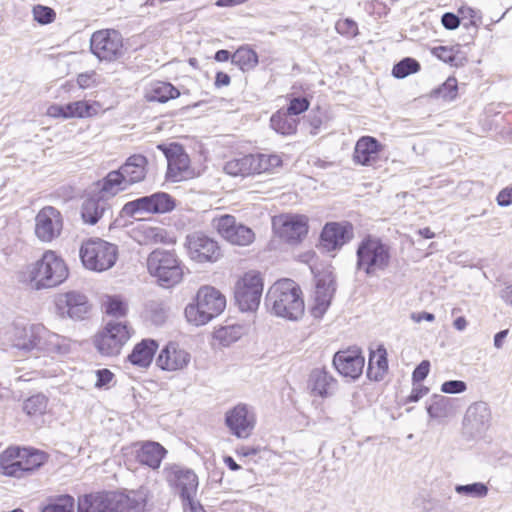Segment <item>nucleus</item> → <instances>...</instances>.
Listing matches in <instances>:
<instances>
[{
    "label": "nucleus",
    "instance_id": "obj_7",
    "mask_svg": "<svg viewBox=\"0 0 512 512\" xmlns=\"http://www.w3.org/2000/svg\"><path fill=\"white\" fill-rule=\"evenodd\" d=\"M133 334L127 321L111 320L94 337V345L104 356L118 355Z\"/></svg>",
    "mask_w": 512,
    "mask_h": 512
},
{
    "label": "nucleus",
    "instance_id": "obj_11",
    "mask_svg": "<svg viewBox=\"0 0 512 512\" xmlns=\"http://www.w3.org/2000/svg\"><path fill=\"white\" fill-rule=\"evenodd\" d=\"M174 208L175 200L169 194L157 192L126 203L122 212L126 216H136L144 213H167Z\"/></svg>",
    "mask_w": 512,
    "mask_h": 512
},
{
    "label": "nucleus",
    "instance_id": "obj_41",
    "mask_svg": "<svg viewBox=\"0 0 512 512\" xmlns=\"http://www.w3.org/2000/svg\"><path fill=\"white\" fill-rule=\"evenodd\" d=\"M180 95L179 90L168 82H155L151 85L148 93L150 101L167 102L170 99L177 98Z\"/></svg>",
    "mask_w": 512,
    "mask_h": 512
},
{
    "label": "nucleus",
    "instance_id": "obj_15",
    "mask_svg": "<svg viewBox=\"0 0 512 512\" xmlns=\"http://www.w3.org/2000/svg\"><path fill=\"white\" fill-rule=\"evenodd\" d=\"M163 474L169 485L179 491L182 500L196 496L198 477L191 469L171 464L164 468Z\"/></svg>",
    "mask_w": 512,
    "mask_h": 512
},
{
    "label": "nucleus",
    "instance_id": "obj_48",
    "mask_svg": "<svg viewBox=\"0 0 512 512\" xmlns=\"http://www.w3.org/2000/svg\"><path fill=\"white\" fill-rule=\"evenodd\" d=\"M103 306L106 314L115 318L125 317L128 311L127 302L117 295L107 296Z\"/></svg>",
    "mask_w": 512,
    "mask_h": 512
},
{
    "label": "nucleus",
    "instance_id": "obj_64",
    "mask_svg": "<svg viewBox=\"0 0 512 512\" xmlns=\"http://www.w3.org/2000/svg\"><path fill=\"white\" fill-rule=\"evenodd\" d=\"M428 392H429V389L426 386H423V385L418 383L417 385H414V387H413V389L411 391V394L408 397V401L409 402H417L422 397L427 395Z\"/></svg>",
    "mask_w": 512,
    "mask_h": 512
},
{
    "label": "nucleus",
    "instance_id": "obj_30",
    "mask_svg": "<svg viewBox=\"0 0 512 512\" xmlns=\"http://www.w3.org/2000/svg\"><path fill=\"white\" fill-rule=\"evenodd\" d=\"M47 333V328L41 324L25 327L22 335L17 338L16 347L28 352L41 354L43 342Z\"/></svg>",
    "mask_w": 512,
    "mask_h": 512
},
{
    "label": "nucleus",
    "instance_id": "obj_28",
    "mask_svg": "<svg viewBox=\"0 0 512 512\" xmlns=\"http://www.w3.org/2000/svg\"><path fill=\"white\" fill-rule=\"evenodd\" d=\"M112 512H144L147 503V493L141 489L129 494L112 492Z\"/></svg>",
    "mask_w": 512,
    "mask_h": 512
},
{
    "label": "nucleus",
    "instance_id": "obj_35",
    "mask_svg": "<svg viewBox=\"0 0 512 512\" xmlns=\"http://www.w3.org/2000/svg\"><path fill=\"white\" fill-rule=\"evenodd\" d=\"M147 159L143 155H132L119 168L129 186L141 182L146 176Z\"/></svg>",
    "mask_w": 512,
    "mask_h": 512
},
{
    "label": "nucleus",
    "instance_id": "obj_61",
    "mask_svg": "<svg viewBox=\"0 0 512 512\" xmlns=\"http://www.w3.org/2000/svg\"><path fill=\"white\" fill-rule=\"evenodd\" d=\"M432 53L445 63H452L455 59V55L453 54L452 49L445 46H438L433 48Z\"/></svg>",
    "mask_w": 512,
    "mask_h": 512
},
{
    "label": "nucleus",
    "instance_id": "obj_38",
    "mask_svg": "<svg viewBox=\"0 0 512 512\" xmlns=\"http://www.w3.org/2000/svg\"><path fill=\"white\" fill-rule=\"evenodd\" d=\"M388 370L387 351L383 346H379L370 353L367 376L374 381H380L384 378Z\"/></svg>",
    "mask_w": 512,
    "mask_h": 512
},
{
    "label": "nucleus",
    "instance_id": "obj_26",
    "mask_svg": "<svg viewBox=\"0 0 512 512\" xmlns=\"http://www.w3.org/2000/svg\"><path fill=\"white\" fill-rule=\"evenodd\" d=\"M107 215L112 216L111 206L98 192L88 196L81 205V217L86 224L95 225Z\"/></svg>",
    "mask_w": 512,
    "mask_h": 512
},
{
    "label": "nucleus",
    "instance_id": "obj_57",
    "mask_svg": "<svg viewBox=\"0 0 512 512\" xmlns=\"http://www.w3.org/2000/svg\"><path fill=\"white\" fill-rule=\"evenodd\" d=\"M467 389V385L461 380L446 381L441 385V391L447 394L462 393Z\"/></svg>",
    "mask_w": 512,
    "mask_h": 512
},
{
    "label": "nucleus",
    "instance_id": "obj_49",
    "mask_svg": "<svg viewBox=\"0 0 512 512\" xmlns=\"http://www.w3.org/2000/svg\"><path fill=\"white\" fill-rule=\"evenodd\" d=\"M419 69L420 64L415 59L407 57L394 65L392 74L394 77L402 79L417 72Z\"/></svg>",
    "mask_w": 512,
    "mask_h": 512
},
{
    "label": "nucleus",
    "instance_id": "obj_33",
    "mask_svg": "<svg viewBox=\"0 0 512 512\" xmlns=\"http://www.w3.org/2000/svg\"><path fill=\"white\" fill-rule=\"evenodd\" d=\"M72 347L73 342L71 339L47 329L41 354L52 358L62 357L69 354L72 351Z\"/></svg>",
    "mask_w": 512,
    "mask_h": 512
},
{
    "label": "nucleus",
    "instance_id": "obj_25",
    "mask_svg": "<svg viewBox=\"0 0 512 512\" xmlns=\"http://www.w3.org/2000/svg\"><path fill=\"white\" fill-rule=\"evenodd\" d=\"M100 109L101 105L98 102L80 100L65 105H52L48 109V114L53 117L86 118L95 116Z\"/></svg>",
    "mask_w": 512,
    "mask_h": 512
},
{
    "label": "nucleus",
    "instance_id": "obj_34",
    "mask_svg": "<svg viewBox=\"0 0 512 512\" xmlns=\"http://www.w3.org/2000/svg\"><path fill=\"white\" fill-rule=\"evenodd\" d=\"M18 452V478L38 469L47 461L46 453L37 449L18 447Z\"/></svg>",
    "mask_w": 512,
    "mask_h": 512
},
{
    "label": "nucleus",
    "instance_id": "obj_32",
    "mask_svg": "<svg viewBox=\"0 0 512 512\" xmlns=\"http://www.w3.org/2000/svg\"><path fill=\"white\" fill-rule=\"evenodd\" d=\"M112 492L91 493L78 498L77 512H112Z\"/></svg>",
    "mask_w": 512,
    "mask_h": 512
},
{
    "label": "nucleus",
    "instance_id": "obj_44",
    "mask_svg": "<svg viewBox=\"0 0 512 512\" xmlns=\"http://www.w3.org/2000/svg\"><path fill=\"white\" fill-rule=\"evenodd\" d=\"M231 62L241 70L246 71L253 69L257 65L258 56L253 49L242 46L232 54Z\"/></svg>",
    "mask_w": 512,
    "mask_h": 512
},
{
    "label": "nucleus",
    "instance_id": "obj_29",
    "mask_svg": "<svg viewBox=\"0 0 512 512\" xmlns=\"http://www.w3.org/2000/svg\"><path fill=\"white\" fill-rule=\"evenodd\" d=\"M337 386V380L323 368H315L308 378V388L315 396L326 398L331 396Z\"/></svg>",
    "mask_w": 512,
    "mask_h": 512
},
{
    "label": "nucleus",
    "instance_id": "obj_40",
    "mask_svg": "<svg viewBox=\"0 0 512 512\" xmlns=\"http://www.w3.org/2000/svg\"><path fill=\"white\" fill-rule=\"evenodd\" d=\"M253 174L272 172L282 165V158L277 154H252Z\"/></svg>",
    "mask_w": 512,
    "mask_h": 512
},
{
    "label": "nucleus",
    "instance_id": "obj_54",
    "mask_svg": "<svg viewBox=\"0 0 512 512\" xmlns=\"http://www.w3.org/2000/svg\"><path fill=\"white\" fill-rule=\"evenodd\" d=\"M458 15L459 18L465 20H469V25L477 26L478 23L481 21V13L479 10H476L472 7H469L467 5H462L458 9Z\"/></svg>",
    "mask_w": 512,
    "mask_h": 512
},
{
    "label": "nucleus",
    "instance_id": "obj_23",
    "mask_svg": "<svg viewBox=\"0 0 512 512\" xmlns=\"http://www.w3.org/2000/svg\"><path fill=\"white\" fill-rule=\"evenodd\" d=\"M130 235L140 245L150 244H174L176 239L174 235L159 226H153L150 223H138L131 231Z\"/></svg>",
    "mask_w": 512,
    "mask_h": 512
},
{
    "label": "nucleus",
    "instance_id": "obj_27",
    "mask_svg": "<svg viewBox=\"0 0 512 512\" xmlns=\"http://www.w3.org/2000/svg\"><path fill=\"white\" fill-rule=\"evenodd\" d=\"M167 450L158 442L146 441L134 445V455L136 461L153 470L158 469Z\"/></svg>",
    "mask_w": 512,
    "mask_h": 512
},
{
    "label": "nucleus",
    "instance_id": "obj_56",
    "mask_svg": "<svg viewBox=\"0 0 512 512\" xmlns=\"http://www.w3.org/2000/svg\"><path fill=\"white\" fill-rule=\"evenodd\" d=\"M335 29L339 34L346 36H355L357 34V24L351 19H344L337 21Z\"/></svg>",
    "mask_w": 512,
    "mask_h": 512
},
{
    "label": "nucleus",
    "instance_id": "obj_9",
    "mask_svg": "<svg viewBox=\"0 0 512 512\" xmlns=\"http://www.w3.org/2000/svg\"><path fill=\"white\" fill-rule=\"evenodd\" d=\"M91 52L100 60L112 62L123 55V38L114 29H103L92 34Z\"/></svg>",
    "mask_w": 512,
    "mask_h": 512
},
{
    "label": "nucleus",
    "instance_id": "obj_20",
    "mask_svg": "<svg viewBox=\"0 0 512 512\" xmlns=\"http://www.w3.org/2000/svg\"><path fill=\"white\" fill-rule=\"evenodd\" d=\"M336 290L331 274L317 276L311 313L315 318H321L328 310Z\"/></svg>",
    "mask_w": 512,
    "mask_h": 512
},
{
    "label": "nucleus",
    "instance_id": "obj_52",
    "mask_svg": "<svg viewBox=\"0 0 512 512\" xmlns=\"http://www.w3.org/2000/svg\"><path fill=\"white\" fill-rule=\"evenodd\" d=\"M457 80L449 77L440 87L434 91V95L447 101L454 100L457 96Z\"/></svg>",
    "mask_w": 512,
    "mask_h": 512
},
{
    "label": "nucleus",
    "instance_id": "obj_63",
    "mask_svg": "<svg viewBox=\"0 0 512 512\" xmlns=\"http://www.w3.org/2000/svg\"><path fill=\"white\" fill-rule=\"evenodd\" d=\"M182 502L184 512H206L200 502L195 499V496H191L190 499H184Z\"/></svg>",
    "mask_w": 512,
    "mask_h": 512
},
{
    "label": "nucleus",
    "instance_id": "obj_46",
    "mask_svg": "<svg viewBox=\"0 0 512 512\" xmlns=\"http://www.w3.org/2000/svg\"><path fill=\"white\" fill-rule=\"evenodd\" d=\"M41 512H74V498L67 494L50 497Z\"/></svg>",
    "mask_w": 512,
    "mask_h": 512
},
{
    "label": "nucleus",
    "instance_id": "obj_19",
    "mask_svg": "<svg viewBox=\"0 0 512 512\" xmlns=\"http://www.w3.org/2000/svg\"><path fill=\"white\" fill-rule=\"evenodd\" d=\"M364 364V356L361 350L356 347L338 351L333 357V365L339 374L352 380L361 376Z\"/></svg>",
    "mask_w": 512,
    "mask_h": 512
},
{
    "label": "nucleus",
    "instance_id": "obj_13",
    "mask_svg": "<svg viewBox=\"0 0 512 512\" xmlns=\"http://www.w3.org/2000/svg\"><path fill=\"white\" fill-rule=\"evenodd\" d=\"M273 229L286 242L298 243L308 232L307 218L297 214H282L273 218Z\"/></svg>",
    "mask_w": 512,
    "mask_h": 512
},
{
    "label": "nucleus",
    "instance_id": "obj_36",
    "mask_svg": "<svg viewBox=\"0 0 512 512\" xmlns=\"http://www.w3.org/2000/svg\"><path fill=\"white\" fill-rule=\"evenodd\" d=\"M157 348L156 341L144 339L134 346L132 352L128 355V361L134 366L147 368L151 364Z\"/></svg>",
    "mask_w": 512,
    "mask_h": 512
},
{
    "label": "nucleus",
    "instance_id": "obj_53",
    "mask_svg": "<svg viewBox=\"0 0 512 512\" xmlns=\"http://www.w3.org/2000/svg\"><path fill=\"white\" fill-rule=\"evenodd\" d=\"M34 19L41 24H49L55 19V12L52 8L37 5L33 8Z\"/></svg>",
    "mask_w": 512,
    "mask_h": 512
},
{
    "label": "nucleus",
    "instance_id": "obj_5",
    "mask_svg": "<svg viewBox=\"0 0 512 512\" xmlns=\"http://www.w3.org/2000/svg\"><path fill=\"white\" fill-rule=\"evenodd\" d=\"M357 268L368 276L385 270L390 263V248L379 238L367 236L357 248Z\"/></svg>",
    "mask_w": 512,
    "mask_h": 512
},
{
    "label": "nucleus",
    "instance_id": "obj_59",
    "mask_svg": "<svg viewBox=\"0 0 512 512\" xmlns=\"http://www.w3.org/2000/svg\"><path fill=\"white\" fill-rule=\"evenodd\" d=\"M429 369H430V363L429 361L427 360H424L422 361L414 370L413 374H412V379H413V382L414 383H420L421 381H423L428 373H429Z\"/></svg>",
    "mask_w": 512,
    "mask_h": 512
},
{
    "label": "nucleus",
    "instance_id": "obj_2",
    "mask_svg": "<svg viewBox=\"0 0 512 512\" xmlns=\"http://www.w3.org/2000/svg\"><path fill=\"white\" fill-rule=\"evenodd\" d=\"M23 277L37 290L52 288L66 280L68 268L54 251L47 250L40 259L26 266Z\"/></svg>",
    "mask_w": 512,
    "mask_h": 512
},
{
    "label": "nucleus",
    "instance_id": "obj_60",
    "mask_svg": "<svg viewBox=\"0 0 512 512\" xmlns=\"http://www.w3.org/2000/svg\"><path fill=\"white\" fill-rule=\"evenodd\" d=\"M95 376L97 377L95 386L97 388H102L112 381L114 374L108 369H99L95 371Z\"/></svg>",
    "mask_w": 512,
    "mask_h": 512
},
{
    "label": "nucleus",
    "instance_id": "obj_51",
    "mask_svg": "<svg viewBox=\"0 0 512 512\" xmlns=\"http://www.w3.org/2000/svg\"><path fill=\"white\" fill-rule=\"evenodd\" d=\"M455 491L463 496L471 498H483L488 493V488L485 484L475 482L467 485H457Z\"/></svg>",
    "mask_w": 512,
    "mask_h": 512
},
{
    "label": "nucleus",
    "instance_id": "obj_6",
    "mask_svg": "<svg viewBox=\"0 0 512 512\" xmlns=\"http://www.w3.org/2000/svg\"><path fill=\"white\" fill-rule=\"evenodd\" d=\"M83 265L92 271L103 272L112 268L118 257V247L100 238L83 242L80 248Z\"/></svg>",
    "mask_w": 512,
    "mask_h": 512
},
{
    "label": "nucleus",
    "instance_id": "obj_1",
    "mask_svg": "<svg viewBox=\"0 0 512 512\" xmlns=\"http://www.w3.org/2000/svg\"><path fill=\"white\" fill-rule=\"evenodd\" d=\"M266 306L278 317L298 320L304 313V301L299 285L291 279L276 281L266 294Z\"/></svg>",
    "mask_w": 512,
    "mask_h": 512
},
{
    "label": "nucleus",
    "instance_id": "obj_50",
    "mask_svg": "<svg viewBox=\"0 0 512 512\" xmlns=\"http://www.w3.org/2000/svg\"><path fill=\"white\" fill-rule=\"evenodd\" d=\"M47 407V398L43 394H36L25 400L23 410L28 415L42 414Z\"/></svg>",
    "mask_w": 512,
    "mask_h": 512
},
{
    "label": "nucleus",
    "instance_id": "obj_47",
    "mask_svg": "<svg viewBox=\"0 0 512 512\" xmlns=\"http://www.w3.org/2000/svg\"><path fill=\"white\" fill-rule=\"evenodd\" d=\"M244 330L241 325H228L220 327L214 332V338L218 340L223 346H229L234 343L243 335Z\"/></svg>",
    "mask_w": 512,
    "mask_h": 512
},
{
    "label": "nucleus",
    "instance_id": "obj_21",
    "mask_svg": "<svg viewBox=\"0 0 512 512\" xmlns=\"http://www.w3.org/2000/svg\"><path fill=\"white\" fill-rule=\"evenodd\" d=\"M190 360L191 356L185 349L175 342H170L160 351L156 364L164 371L174 372L186 368Z\"/></svg>",
    "mask_w": 512,
    "mask_h": 512
},
{
    "label": "nucleus",
    "instance_id": "obj_42",
    "mask_svg": "<svg viewBox=\"0 0 512 512\" xmlns=\"http://www.w3.org/2000/svg\"><path fill=\"white\" fill-rule=\"evenodd\" d=\"M427 412L434 419L447 417L454 412L453 401L443 395H434L427 406Z\"/></svg>",
    "mask_w": 512,
    "mask_h": 512
},
{
    "label": "nucleus",
    "instance_id": "obj_39",
    "mask_svg": "<svg viewBox=\"0 0 512 512\" xmlns=\"http://www.w3.org/2000/svg\"><path fill=\"white\" fill-rule=\"evenodd\" d=\"M252 154L227 161L223 167L226 174L233 177H246L253 174Z\"/></svg>",
    "mask_w": 512,
    "mask_h": 512
},
{
    "label": "nucleus",
    "instance_id": "obj_22",
    "mask_svg": "<svg viewBox=\"0 0 512 512\" xmlns=\"http://www.w3.org/2000/svg\"><path fill=\"white\" fill-rule=\"evenodd\" d=\"M56 307L62 316L75 320L84 319L89 311L87 297L74 291L60 294L56 299Z\"/></svg>",
    "mask_w": 512,
    "mask_h": 512
},
{
    "label": "nucleus",
    "instance_id": "obj_18",
    "mask_svg": "<svg viewBox=\"0 0 512 512\" xmlns=\"http://www.w3.org/2000/svg\"><path fill=\"white\" fill-rule=\"evenodd\" d=\"M491 411L487 403L479 401L471 404L463 420L464 433L472 438L479 437L489 428Z\"/></svg>",
    "mask_w": 512,
    "mask_h": 512
},
{
    "label": "nucleus",
    "instance_id": "obj_14",
    "mask_svg": "<svg viewBox=\"0 0 512 512\" xmlns=\"http://www.w3.org/2000/svg\"><path fill=\"white\" fill-rule=\"evenodd\" d=\"M218 233L228 242L234 245L247 246L254 241L255 234L249 227L237 223L232 215H222L213 220Z\"/></svg>",
    "mask_w": 512,
    "mask_h": 512
},
{
    "label": "nucleus",
    "instance_id": "obj_45",
    "mask_svg": "<svg viewBox=\"0 0 512 512\" xmlns=\"http://www.w3.org/2000/svg\"><path fill=\"white\" fill-rule=\"evenodd\" d=\"M18 447H8L0 454V471L2 474L18 477Z\"/></svg>",
    "mask_w": 512,
    "mask_h": 512
},
{
    "label": "nucleus",
    "instance_id": "obj_12",
    "mask_svg": "<svg viewBox=\"0 0 512 512\" xmlns=\"http://www.w3.org/2000/svg\"><path fill=\"white\" fill-rule=\"evenodd\" d=\"M158 148L163 151L167 159L168 179L173 182H180L193 177L189 156L181 145L173 143L168 147L159 145Z\"/></svg>",
    "mask_w": 512,
    "mask_h": 512
},
{
    "label": "nucleus",
    "instance_id": "obj_3",
    "mask_svg": "<svg viewBox=\"0 0 512 512\" xmlns=\"http://www.w3.org/2000/svg\"><path fill=\"white\" fill-rule=\"evenodd\" d=\"M226 307L225 296L212 286H202L195 299L185 308V317L190 324L202 326L220 315Z\"/></svg>",
    "mask_w": 512,
    "mask_h": 512
},
{
    "label": "nucleus",
    "instance_id": "obj_8",
    "mask_svg": "<svg viewBox=\"0 0 512 512\" xmlns=\"http://www.w3.org/2000/svg\"><path fill=\"white\" fill-rule=\"evenodd\" d=\"M264 288L260 272L250 270L240 277L234 287V297L241 311H255L261 301Z\"/></svg>",
    "mask_w": 512,
    "mask_h": 512
},
{
    "label": "nucleus",
    "instance_id": "obj_24",
    "mask_svg": "<svg viewBox=\"0 0 512 512\" xmlns=\"http://www.w3.org/2000/svg\"><path fill=\"white\" fill-rule=\"evenodd\" d=\"M353 238L350 223H327L321 233V245L327 251L341 248Z\"/></svg>",
    "mask_w": 512,
    "mask_h": 512
},
{
    "label": "nucleus",
    "instance_id": "obj_43",
    "mask_svg": "<svg viewBox=\"0 0 512 512\" xmlns=\"http://www.w3.org/2000/svg\"><path fill=\"white\" fill-rule=\"evenodd\" d=\"M297 120L287 112L278 111L270 119L271 127L282 135L294 134L297 130Z\"/></svg>",
    "mask_w": 512,
    "mask_h": 512
},
{
    "label": "nucleus",
    "instance_id": "obj_4",
    "mask_svg": "<svg viewBox=\"0 0 512 512\" xmlns=\"http://www.w3.org/2000/svg\"><path fill=\"white\" fill-rule=\"evenodd\" d=\"M148 273L163 287H172L183 279L182 262L175 251L157 248L146 260Z\"/></svg>",
    "mask_w": 512,
    "mask_h": 512
},
{
    "label": "nucleus",
    "instance_id": "obj_37",
    "mask_svg": "<svg viewBox=\"0 0 512 512\" xmlns=\"http://www.w3.org/2000/svg\"><path fill=\"white\" fill-rule=\"evenodd\" d=\"M98 185V193L107 200L130 187L119 169L110 171Z\"/></svg>",
    "mask_w": 512,
    "mask_h": 512
},
{
    "label": "nucleus",
    "instance_id": "obj_55",
    "mask_svg": "<svg viewBox=\"0 0 512 512\" xmlns=\"http://www.w3.org/2000/svg\"><path fill=\"white\" fill-rule=\"evenodd\" d=\"M309 108V101L304 97H295L291 99L287 108V113L291 116H296L305 112Z\"/></svg>",
    "mask_w": 512,
    "mask_h": 512
},
{
    "label": "nucleus",
    "instance_id": "obj_58",
    "mask_svg": "<svg viewBox=\"0 0 512 512\" xmlns=\"http://www.w3.org/2000/svg\"><path fill=\"white\" fill-rule=\"evenodd\" d=\"M98 77L95 71L81 73L77 77V83L83 89L90 88L99 83Z\"/></svg>",
    "mask_w": 512,
    "mask_h": 512
},
{
    "label": "nucleus",
    "instance_id": "obj_10",
    "mask_svg": "<svg viewBox=\"0 0 512 512\" xmlns=\"http://www.w3.org/2000/svg\"><path fill=\"white\" fill-rule=\"evenodd\" d=\"M184 247L190 260L196 263H215L221 257V249L217 241L202 232L188 234Z\"/></svg>",
    "mask_w": 512,
    "mask_h": 512
},
{
    "label": "nucleus",
    "instance_id": "obj_31",
    "mask_svg": "<svg viewBox=\"0 0 512 512\" xmlns=\"http://www.w3.org/2000/svg\"><path fill=\"white\" fill-rule=\"evenodd\" d=\"M381 149L382 145L376 138L363 136L356 142L353 160L357 164L369 166L376 161L377 155Z\"/></svg>",
    "mask_w": 512,
    "mask_h": 512
},
{
    "label": "nucleus",
    "instance_id": "obj_16",
    "mask_svg": "<svg viewBox=\"0 0 512 512\" xmlns=\"http://www.w3.org/2000/svg\"><path fill=\"white\" fill-rule=\"evenodd\" d=\"M225 423L237 438H248L255 427L256 418L249 406L238 404L226 412Z\"/></svg>",
    "mask_w": 512,
    "mask_h": 512
},
{
    "label": "nucleus",
    "instance_id": "obj_62",
    "mask_svg": "<svg viewBox=\"0 0 512 512\" xmlns=\"http://www.w3.org/2000/svg\"><path fill=\"white\" fill-rule=\"evenodd\" d=\"M442 25L448 30L456 29L460 24L459 15L447 12L441 18Z\"/></svg>",
    "mask_w": 512,
    "mask_h": 512
},
{
    "label": "nucleus",
    "instance_id": "obj_17",
    "mask_svg": "<svg viewBox=\"0 0 512 512\" xmlns=\"http://www.w3.org/2000/svg\"><path fill=\"white\" fill-rule=\"evenodd\" d=\"M63 227L61 213L52 206L42 208L35 217V234L43 242L57 238Z\"/></svg>",
    "mask_w": 512,
    "mask_h": 512
}]
</instances>
